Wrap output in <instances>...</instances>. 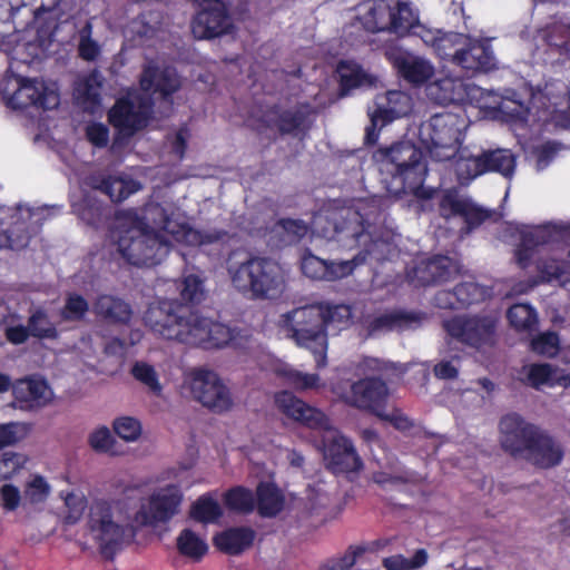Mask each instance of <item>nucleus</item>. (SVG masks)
I'll use <instances>...</instances> for the list:
<instances>
[{
  "label": "nucleus",
  "instance_id": "nucleus-7",
  "mask_svg": "<svg viewBox=\"0 0 570 570\" xmlns=\"http://www.w3.org/2000/svg\"><path fill=\"white\" fill-rule=\"evenodd\" d=\"M443 328L456 342L480 350L494 344L497 321L489 315H456L445 320Z\"/></svg>",
  "mask_w": 570,
  "mask_h": 570
},
{
  "label": "nucleus",
  "instance_id": "nucleus-34",
  "mask_svg": "<svg viewBox=\"0 0 570 570\" xmlns=\"http://www.w3.org/2000/svg\"><path fill=\"white\" fill-rule=\"evenodd\" d=\"M385 158L394 166L395 169H402L414 160L421 159L423 154L420 148H417L411 141H397L390 147H386L381 150Z\"/></svg>",
  "mask_w": 570,
  "mask_h": 570
},
{
  "label": "nucleus",
  "instance_id": "nucleus-3",
  "mask_svg": "<svg viewBox=\"0 0 570 570\" xmlns=\"http://www.w3.org/2000/svg\"><path fill=\"white\" fill-rule=\"evenodd\" d=\"M501 450L517 461L550 470L564 459V448L550 432L528 422L519 413L503 415L498 425Z\"/></svg>",
  "mask_w": 570,
  "mask_h": 570
},
{
  "label": "nucleus",
  "instance_id": "nucleus-57",
  "mask_svg": "<svg viewBox=\"0 0 570 570\" xmlns=\"http://www.w3.org/2000/svg\"><path fill=\"white\" fill-rule=\"evenodd\" d=\"M132 376L149 387L156 394L161 392V385L159 384L157 373L150 364L146 362H136L131 367Z\"/></svg>",
  "mask_w": 570,
  "mask_h": 570
},
{
  "label": "nucleus",
  "instance_id": "nucleus-44",
  "mask_svg": "<svg viewBox=\"0 0 570 570\" xmlns=\"http://www.w3.org/2000/svg\"><path fill=\"white\" fill-rule=\"evenodd\" d=\"M224 502L228 510L239 513H250L255 508L253 492L244 487H235L224 495Z\"/></svg>",
  "mask_w": 570,
  "mask_h": 570
},
{
  "label": "nucleus",
  "instance_id": "nucleus-52",
  "mask_svg": "<svg viewBox=\"0 0 570 570\" xmlns=\"http://www.w3.org/2000/svg\"><path fill=\"white\" fill-rule=\"evenodd\" d=\"M530 348L532 352L542 356L552 357L557 355L560 348V340L558 333L548 331L538 334L531 340Z\"/></svg>",
  "mask_w": 570,
  "mask_h": 570
},
{
  "label": "nucleus",
  "instance_id": "nucleus-29",
  "mask_svg": "<svg viewBox=\"0 0 570 570\" xmlns=\"http://www.w3.org/2000/svg\"><path fill=\"white\" fill-rule=\"evenodd\" d=\"M255 539V532L250 528H230L214 538L218 550L230 556H237L248 549Z\"/></svg>",
  "mask_w": 570,
  "mask_h": 570
},
{
  "label": "nucleus",
  "instance_id": "nucleus-20",
  "mask_svg": "<svg viewBox=\"0 0 570 570\" xmlns=\"http://www.w3.org/2000/svg\"><path fill=\"white\" fill-rule=\"evenodd\" d=\"M31 239L30 224L20 208L0 206V250L24 249Z\"/></svg>",
  "mask_w": 570,
  "mask_h": 570
},
{
  "label": "nucleus",
  "instance_id": "nucleus-37",
  "mask_svg": "<svg viewBox=\"0 0 570 570\" xmlns=\"http://www.w3.org/2000/svg\"><path fill=\"white\" fill-rule=\"evenodd\" d=\"M507 318L518 332H531L538 325L537 311L529 304L518 303L509 307Z\"/></svg>",
  "mask_w": 570,
  "mask_h": 570
},
{
  "label": "nucleus",
  "instance_id": "nucleus-2",
  "mask_svg": "<svg viewBox=\"0 0 570 570\" xmlns=\"http://www.w3.org/2000/svg\"><path fill=\"white\" fill-rule=\"evenodd\" d=\"M328 222L332 223L333 229L325 232V237L334 239L350 249L360 246H364V248L353 258L340 262L325 261L306 248L301 257V271L304 276L314 281L333 282L352 275L357 266L366 262L373 247L376 246V242L372 239L368 232L371 217L367 213L363 214L360 209H346L334 214Z\"/></svg>",
  "mask_w": 570,
  "mask_h": 570
},
{
  "label": "nucleus",
  "instance_id": "nucleus-4",
  "mask_svg": "<svg viewBox=\"0 0 570 570\" xmlns=\"http://www.w3.org/2000/svg\"><path fill=\"white\" fill-rule=\"evenodd\" d=\"M225 269L233 288L253 301H272L286 288V274L274 259L258 256L244 247L228 252Z\"/></svg>",
  "mask_w": 570,
  "mask_h": 570
},
{
  "label": "nucleus",
  "instance_id": "nucleus-18",
  "mask_svg": "<svg viewBox=\"0 0 570 570\" xmlns=\"http://www.w3.org/2000/svg\"><path fill=\"white\" fill-rule=\"evenodd\" d=\"M324 460L326 468L334 474L358 472L363 469V461L353 442L342 434H335L324 442Z\"/></svg>",
  "mask_w": 570,
  "mask_h": 570
},
{
  "label": "nucleus",
  "instance_id": "nucleus-64",
  "mask_svg": "<svg viewBox=\"0 0 570 570\" xmlns=\"http://www.w3.org/2000/svg\"><path fill=\"white\" fill-rule=\"evenodd\" d=\"M491 217V214L489 210L483 209L475 204H473L471 200L469 202L464 214L462 216L466 232H471L474 228L479 227L482 223H484L487 219Z\"/></svg>",
  "mask_w": 570,
  "mask_h": 570
},
{
  "label": "nucleus",
  "instance_id": "nucleus-5",
  "mask_svg": "<svg viewBox=\"0 0 570 570\" xmlns=\"http://www.w3.org/2000/svg\"><path fill=\"white\" fill-rule=\"evenodd\" d=\"M348 316L346 306L315 303L283 314L282 324L298 345L312 351L316 367L321 368L326 364L328 324Z\"/></svg>",
  "mask_w": 570,
  "mask_h": 570
},
{
  "label": "nucleus",
  "instance_id": "nucleus-40",
  "mask_svg": "<svg viewBox=\"0 0 570 570\" xmlns=\"http://www.w3.org/2000/svg\"><path fill=\"white\" fill-rule=\"evenodd\" d=\"M163 16L158 10H147L129 23L130 32L138 38H153L161 26Z\"/></svg>",
  "mask_w": 570,
  "mask_h": 570
},
{
  "label": "nucleus",
  "instance_id": "nucleus-36",
  "mask_svg": "<svg viewBox=\"0 0 570 570\" xmlns=\"http://www.w3.org/2000/svg\"><path fill=\"white\" fill-rule=\"evenodd\" d=\"M537 271L541 283L553 281L564 285L570 282V262L556 258H543L537 262Z\"/></svg>",
  "mask_w": 570,
  "mask_h": 570
},
{
  "label": "nucleus",
  "instance_id": "nucleus-61",
  "mask_svg": "<svg viewBox=\"0 0 570 570\" xmlns=\"http://www.w3.org/2000/svg\"><path fill=\"white\" fill-rule=\"evenodd\" d=\"M115 433L125 441H135L141 433L140 422L130 416L117 419L112 423Z\"/></svg>",
  "mask_w": 570,
  "mask_h": 570
},
{
  "label": "nucleus",
  "instance_id": "nucleus-23",
  "mask_svg": "<svg viewBox=\"0 0 570 570\" xmlns=\"http://www.w3.org/2000/svg\"><path fill=\"white\" fill-rule=\"evenodd\" d=\"M455 271L454 262L446 255H434L420 261L412 269V279L420 286L448 282Z\"/></svg>",
  "mask_w": 570,
  "mask_h": 570
},
{
  "label": "nucleus",
  "instance_id": "nucleus-51",
  "mask_svg": "<svg viewBox=\"0 0 570 570\" xmlns=\"http://www.w3.org/2000/svg\"><path fill=\"white\" fill-rule=\"evenodd\" d=\"M140 188V183L135 179H122L109 175V200L112 203L124 202Z\"/></svg>",
  "mask_w": 570,
  "mask_h": 570
},
{
  "label": "nucleus",
  "instance_id": "nucleus-49",
  "mask_svg": "<svg viewBox=\"0 0 570 570\" xmlns=\"http://www.w3.org/2000/svg\"><path fill=\"white\" fill-rule=\"evenodd\" d=\"M470 199L461 198L456 191L446 190L439 202V213L444 219L452 217H461L469 204Z\"/></svg>",
  "mask_w": 570,
  "mask_h": 570
},
{
  "label": "nucleus",
  "instance_id": "nucleus-12",
  "mask_svg": "<svg viewBox=\"0 0 570 570\" xmlns=\"http://www.w3.org/2000/svg\"><path fill=\"white\" fill-rule=\"evenodd\" d=\"M312 108L308 104H297L291 108L273 105L263 114L262 122L281 136L304 138L311 127Z\"/></svg>",
  "mask_w": 570,
  "mask_h": 570
},
{
  "label": "nucleus",
  "instance_id": "nucleus-14",
  "mask_svg": "<svg viewBox=\"0 0 570 570\" xmlns=\"http://www.w3.org/2000/svg\"><path fill=\"white\" fill-rule=\"evenodd\" d=\"M426 175L428 166L422 157L402 169L393 170L387 190L396 198L413 195L421 200L432 199L435 189L424 187Z\"/></svg>",
  "mask_w": 570,
  "mask_h": 570
},
{
  "label": "nucleus",
  "instance_id": "nucleus-16",
  "mask_svg": "<svg viewBox=\"0 0 570 570\" xmlns=\"http://www.w3.org/2000/svg\"><path fill=\"white\" fill-rule=\"evenodd\" d=\"M520 242L513 254L519 268L527 269L533 259L537 248L557 242L560 228L556 224L522 226L519 230Z\"/></svg>",
  "mask_w": 570,
  "mask_h": 570
},
{
  "label": "nucleus",
  "instance_id": "nucleus-19",
  "mask_svg": "<svg viewBox=\"0 0 570 570\" xmlns=\"http://www.w3.org/2000/svg\"><path fill=\"white\" fill-rule=\"evenodd\" d=\"M474 76L478 72H489L497 67V59L489 40L474 39L468 36V40L459 48L455 55V63Z\"/></svg>",
  "mask_w": 570,
  "mask_h": 570
},
{
  "label": "nucleus",
  "instance_id": "nucleus-27",
  "mask_svg": "<svg viewBox=\"0 0 570 570\" xmlns=\"http://www.w3.org/2000/svg\"><path fill=\"white\" fill-rule=\"evenodd\" d=\"M77 216L88 226L98 229L107 224V207L96 195L83 194L71 205Z\"/></svg>",
  "mask_w": 570,
  "mask_h": 570
},
{
  "label": "nucleus",
  "instance_id": "nucleus-25",
  "mask_svg": "<svg viewBox=\"0 0 570 570\" xmlns=\"http://www.w3.org/2000/svg\"><path fill=\"white\" fill-rule=\"evenodd\" d=\"M539 39L548 51L558 55L562 61L570 60V24L554 22L539 30Z\"/></svg>",
  "mask_w": 570,
  "mask_h": 570
},
{
  "label": "nucleus",
  "instance_id": "nucleus-22",
  "mask_svg": "<svg viewBox=\"0 0 570 570\" xmlns=\"http://www.w3.org/2000/svg\"><path fill=\"white\" fill-rule=\"evenodd\" d=\"M466 173L470 177H478L489 171L511 177L515 168V158L508 149L487 150L466 160Z\"/></svg>",
  "mask_w": 570,
  "mask_h": 570
},
{
  "label": "nucleus",
  "instance_id": "nucleus-24",
  "mask_svg": "<svg viewBox=\"0 0 570 570\" xmlns=\"http://www.w3.org/2000/svg\"><path fill=\"white\" fill-rule=\"evenodd\" d=\"M525 382L535 390L543 385L567 387L570 385V374L549 363H533L528 367Z\"/></svg>",
  "mask_w": 570,
  "mask_h": 570
},
{
  "label": "nucleus",
  "instance_id": "nucleus-15",
  "mask_svg": "<svg viewBox=\"0 0 570 570\" xmlns=\"http://www.w3.org/2000/svg\"><path fill=\"white\" fill-rule=\"evenodd\" d=\"M60 98L58 92L48 88L43 81L20 78L18 89L9 97L8 106L14 110H24L35 107L51 110L58 107Z\"/></svg>",
  "mask_w": 570,
  "mask_h": 570
},
{
  "label": "nucleus",
  "instance_id": "nucleus-33",
  "mask_svg": "<svg viewBox=\"0 0 570 570\" xmlns=\"http://www.w3.org/2000/svg\"><path fill=\"white\" fill-rule=\"evenodd\" d=\"M419 23V13L409 3L399 1L394 8L391 7L390 32L404 37Z\"/></svg>",
  "mask_w": 570,
  "mask_h": 570
},
{
  "label": "nucleus",
  "instance_id": "nucleus-63",
  "mask_svg": "<svg viewBox=\"0 0 570 570\" xmlns=\"http://www.w3.org/2000/svg\"><path fill=\"white\" fill-rule=\"evenodd\" d=\"M132 317V308L124 299L109 296V323L128 324Z\"/></svg>",
  "mask_w": 570,
  "mask_h": 570
},
{
  "label": "nucleus",
  "instance_id": "nucleus-9",
  "mask_svg": "<svg viewBox=\"0 0 570 570\" xmlns=\"http://www.w3.org/2000/svg\"><path fill=\"white\" fill-rule=\"evenodd\" d=\"M153 109L154 101L150 96L120 98L109 108V125L117 128L119 135L129 138L148 125Z\"/></svg>",
  "mask_w": 570,
  "mask_h": 570
},
{
  "label": "nucleus",
  "instance_id": "nucleus-35",
  "mask_svg": "<svg viewBox=\"0 0 570 570\" xmlns=\"http://www.w3.org/2000/svg\"><path fill=\"white\" fill-rule=\"evenodd\" d=\"M432 95H436L440 104L463 101L468 95L464 82L459 78L445 77L430 86Z\"/></svg>",
  "mask_w": 570,
  "mask_h": 570
},
{
  "label": "nucleus",
  "instance_id": "nucleus-58",
  "mask_svg": "<svg viewBox=\"0 0 570 570\" xmlns=\"http://www.w3.org/2000/svg\"><path fill=\"white\" fill-rule=\"evenodd\" d=\"M134 531L129 527H122L115 523L109 517V561L112 560L114 553L121 548L122 544L130 542Z\"/></svg>",
  "mask_w": 570,
  "mask_h": 570
},
{
  "label": "nucleus",
  "instance_id": "nucleus-56",
  "mask_svg": "<svg viewBox=\"0 0 570 570\" xmlns=\"http://www.w3.org/2000/svg\"><path fill=\"white\" fill-rule=\"evenodd\" d=\"M365 551L364 546H350L342 557L330 559L320 570H348Z\"/></svg>",
  "mask_w": 570,
  "mask_h": 570
},
{
  "label": "nucleus",
  "instance_id": "nucleus-8",
  "mask_svg": "<svg viewBox=\"0 0 570 570\" xmlns=\"http://www.w3.org/2000/svg\"><path fill=\"white\" fill-rule=\"evenodd\" d=\"M340 399L348 406L383 417L389 399V387L377 376H366L352 382L340 393Z\"/></svg>",
  "mask_w": 570,
  "mask_h": 570
},
{
  "label": "nucleus",
  "instance_id": "nucleus-1",
  "mask_svg": "<svg viewBox=\"0 0 570 570\" xmlns=\"http://www.w3.org/2000/svg\"><path fill=\"white\" fill-rule=\"evenodd\" d=\"M144 322L164 340L206 350L224 347L234 340L233 328L199 315L178 299L163 298L151 303Z\"/></svg>",
  "mask_w": 570,
  "mask_h": 570
},
{
  "label": "nucleus",
  "instance_id": "nucleus-60",
  "mask_svg": "<svg viewBox=\"0 0 570 570\" xmlns=\"http://www.w3.org/2000/svg\"><path fill=\"white\" fill-rule=\"evenodd\" d=\"M26 458L16 452H3L0 455V481L14 476L24 465Z\"/></svg>",
  "mask_w": 570,
  "mask_h": 570
},
{
  "label": "nucleus",
  "instance_id": "nucleus-55",
  "mask_svg": "<svg viewBox=\"0 0 570 570\" xmlns=\"http://www.w3.org/2000/svg\"><path fill=\"white\" fill-rule=\"evenodd\" d=\"M164 249V243L151 234L146 235V246L141 255H134L140 266L151 267L160 263V252Z\"/></svg>",
  "mask_w": 570,
  "mask_h": 570
},
{
  "label": "nucleus",
  "instance_id": "nucleus-28",
  "mask_svg": "<svg viewBox=\"0 0 570 570\" xmlns=\"http://www.w3.org/2000/svg\"><path fill=\"white\" fill-rule=\"evenodd\" d=\"M257 512L263 518H275L285 505V497L273 482H259L255 499Z\"/></svg>",
  "mask_w": 570,
  "mask_h": 570
},
{
  "label": "nucleus",
  "instance_id": "nucleus-41",
  "mask_svg": "<svg viewBox=\"0 0 570 570\" xmlns=\"http://www.w3.org/2000/svg\"><path fill=\"white\" fill-rule=\"evenodd\" d=\"M176 544L181 556L195 561H199L208 550L207 543L190 529H184L179 533Z\"/></svg>",
  "mask_w": 570,
  "mask_h": 570
},
{
  "label": "nucleus",
  "instance_id": "nucleus-13",
  "mask_svg": "<svg viewBox=\"0 0 570 570\" xmlns=\"http://www.w3.org/2000/svg\"><path fill=\"white\" fill-rule=\"evenodd\" d=\"M190 392L195 400L214 413L228 411L233 401L219 376L209 370H196L190 380Z\"/></svg>",
  "mask_w": 570,
  "mask_h": 570
},
{
  "label": "nucleus",
  "instance_id": "nucleus-43",
  "mask_svg": "<svg viewBox=\"0 0 570 570\" xmlns=\"http://www.w3.org/2000/svg\"><path fill=\"white\" fill-rule=\"evenodd\" d=\"M31 335L38 340H57L59 332L43 308H37L28 317Z\"/></svg>",
  "mask_w": 570,
  "mask_h": 570
},
{
  "label": "nucleus",
  "instance_id": "nucleus-31",
  "mask_svg": "<svg viewBox=\"0 0 570 570\" xmlns=\"http://www.w3.org/2000/svg\"><path fill=\"white\" fill-rule=\"evenodd\" d=\"M102 81L97 71L90 72L75 87V98L86 111L95 112L101 104L100 89Z\"/></svg>",
  "mask_w": 570,
  "mask_h": 570
},
{
  "label": "nucleus",
  "instance_id": "nucleus-53",
  "mask_svg": "<svg viewBox=\"0 0 570 570\" xmlns=\"http://www.w3.org/2000/svg\"><path fill=\"white\" fill-rule=\"evenodd\" d=\"M50 493V485L42 475L36 474L24 485V504H38L47 500Z\"/></svg>",
  "mask_w": 570,
  "mask_h": 570
},
{
  "label": "nucleus",
  "instance_id": "nucleus-46",
  "mask_svg": "<svg viewBox=\"0 0 570 570\" xmlns=\"http://www.w3.org/2000/svg\"><path fill=\"white\" fill-rule=\"evenodd\" d=\"M88 311L89 303L82 295L69 293L66 296L63 306L59 311V316L63 322H81Z\"/></svg>",
  "mask_w": 570,
  "mask_h": 570
},
{
  "label": "nucleus",
  "instance_id": "nucleus-30",
  "mask_svg": "<svg viewBox=\"0 0 570 570\" xmlns=\"http://www.w3.org/2000/svg\"><path fill=\"white\" fill-rule=\"evenodd\" d=\"M419 318L414 313L405 311H393L373 317L366 322L365 328L368 336L394 330H404Z\"/></svg>",
  "mask_w": 570,
  "mask_h": 570
},
{
  "label": "nucleus",
  "instance_id": "nucleus-54",
  "mask_svg": "<svg viewBox=\"0 0 570 570\" xmlns=\"http://www.w3.org/2000/svg\"><path fill=\"white\" fill-rule=\"evenodd\" d=\"M180 297L185 302L184 305L198 304L204 298L203 281L195 274L184 277L180 284Z\"/></svg>",
  "mask_w": 570,
  "mask_h": 570
},
{
  "label": "nucleus",
  "instance_id": "nucleus-47",
  "mask_svg": "<svg viewBox=\"0 0 570 570\" xmlns=\"http://www.w3.org/2000/svg\"><path fill=\"white\" fill-rule=\"evenodd\" d=\"M466 40V35L448 32L435 39L434 48L441 59L455 63V55Z\"/></svg>",
  "mask_w": 570,
  "mask_h": 570
},
{
  "label": "nucleus",
  "instance_id": "nucleus-32",
  "mask_svg": "<svg viewBox=\"0 0 570 570\" xmlns=\"http://www.w3.org/2000/svg\"><path fill=\"white\" fill-rule=\"evenodd\" d=\"M399 73L409 82L422 85L433 75L432 67L422 59H410L406 57H396L394 60Z\"/></svg>",
  "mask_w": 570,
  "mask_h": 570
},
{
  "label": "nucleus",
  "instance_id": "nucleus-11",
  "mask_svg": "<svg viewBox=\"0 0 570 570\" xmlns=\"http://www.w3.org/2000/svg\"><path fill=\"white\" fill-rule=\"evenodd\" d=\"M200 9L191 20V32L196 39L209 40L227 35L233 20L223 0H195Z\"/></svg>",
  "mask_w": 570,
  "mask_h": 570
},
{
  "label": "nucleus",
  "instance_id": "nucleus-21",
  "mask_svg": "<svg viewBox=\"0 0 570 570\" xmlns=\"http://www.w3.org/2000/svg\"><path fill=\"white\" fill-rule=\"evenodd\" d=\"M139 85L142 91L158 94L164 101L171 102L174 94L181 88V79L173 67L147 65L140 75Z\"/></svg>",
  "mask_w": 570,
  "mask_h": 570
},
{
  "label": "nucleus",
  "instance_id": "nucleus-10",
  "mask_svg": "<svg viewBox=\"0 0 570 570\" xmlns=\"http://www.w3.org/2000/svg\"><path fill=\"white\" fill-rule=\"evenodd\" d=\"M184 495L177 484H167L154 491L136 513L142 525L157 527L169 522L178 512Z\"/></svg>",
  "mask_w": 570,
  "mask_h": 570
},
{
  "label": "nucleus",
  "instance_id": "nucleus-38",
  "mask_svg": "<svg viewBox=\"0 0 570 570\" xmlns=\"http://www.w3.org/2000/svg\"><path fill=\"white\" fill-rule=\"evenodd\" d=\"M189 515L195 521L213 523L223 515V511L217 500L212 494L206 493L191 504Z\"/></svg>",
  "mask_w": 570,
  "mask_h": 570
},
{
  "label": "nucleus",
  "instance_id": "nucleus-50",
  "mask_svg": "<svg viewBox=\"0 0 570 570\" xmlns=\"http://www.w3.org/2000/svg\"><path fill=\"white\" fill-rule=\"evenodd\" d=\"M453 294L460 308H465L483 301L485 292L484 288L476 283L463 282L453 288Z\"/></svg>",
  "mask_w": 570,
  "mask_h": 570
},
{
  "label": "nucleus",
  "instance_id": "nucleus-17",
  "mask_svg": "<svg viewBox=\"0 0 570 570\" xmlns=\"http://www.w3.org/2000/svg\"><path fill=\"white\" fill-rule=\"evenodd\" d=\"M275 405L287 417L309 429L324 431L331 429V421L324 412L308 405L288 391L275 394Z\"/></svg>",
  "mask_w": 570,
  "mask_h": 570
},
{
  "label": "nucleus",
  "instance_id": "nucleus-42",
  "mask_svg": "<svg viewBox=\"0 0 570 570\" xmlns=\"http://www.w3.org/2000/svg\"><path fill=\"white\" fill-rule=\"evenodd\" d=\"M181 229L184 240L191 246L210 245L229 238L228 232L220 228L200 230L189 225H183Z\"/></svg>",
  "mask_w": 570,
  "mask_h": 570
},
{
  "label": "nucleus",
  "instance_id": "nucleus-62",
  "mask_svg": "<svg viewBox=\"0 0 570 570\" xmlns=\"http://www.w3.org/2000/svg\"><path fill=\"white\" fill-rule=\"evenodd\" d=\"M89 531L97 541L99 554L107 560V513H101L99 519L89 520Z\"/></svg>",
  "mask_w": 570,
  "mask_h": 570
},
{
  "label": "nucleus",
  "instance_id": "nucleus-39",
  "mask_svg": "<svg viewBox=\"0 0 570 570\" xmlns=\"http://www.w3.org/2000/svg\"><path fill=\"white\" fill-rule=\"evenodd\" d=\"M360 22L367 32H390L391 7L382 3L373 6L366 13L360 17Z\"/></svg>",
  "mask_w": 570,
  "mask_h": 570
},
{
  "label": "nucleus",
  "instance_id": "nucleus-26",
  "mask_svg": "<svg viewBox=\"0 0 570 570\" xmlns=\"http://www.w3.org/2000/svg\"><path fill=\"white\" fill-rule=\"evenodd\" d=\"M49 386L45 380L24 379L13 385L14 401L21 407H35L45 405L48 401Z\"/></svg>",
  "mask_w": 570,
  "mask_h": 570
},
{
  "label": "nucleus",
  "instance_id": "nucleus-45",
  "mask_svg": "<svg viewBox=\"0 0 570 570\" xmlns=\"http://www.w3.org/2000/svg\"><path fill=\"white\" fill-rule=\"evenodd\" d=\"M146 235L147 233L141 232H137V235L127 232V235L119 238L118 250L128 264L140 267V263L136 262L134 255H141L144 252Z\"/></svg>",
  "mask_w": 570,
  "mask_h": 570
},
{
  "label": "nucleus",
  "instance_id": "nucleus-59",
  "mask_svg": "<svg viewBox=\"0 0 570 570\" xmlns=\"http://www.w3.org/2000/svg\"><path fill=\"white\" fill-rule=\"evenodd\" d=\"M279 374L297 390L316 387L320 381L318 374H306L294 368H283Z\"/></svg>",
  "mask_w": 570,
  "mask_h": 570
},
{
  "label": "nucleus",
  "instance_id": "nucleus-6",
  "mask_svg": "<svg viewBox=\"0 0 570 570\" xmlns=\"http://www.w3.org/2000/svg\"><path fill=\"white\" fill-rule=\"evenodd\" d=\"M460 122L458 115L442 112L421 126L420 140L432 159L446 161L455 157L463 141Z\"/></svg>",
  "mask_w": 570,
  "mask_h": 570
},
{
  "label": "nucleus",
  "instance_id": "nucleus-48",
  "mask_svg": "<svg viewBox=\"0 0 570 570\" xmlns=\"http://www.w3.org/2000/svg\"><path fill=\"white\" fill-rule=\"evenodd\" d=\"M79 187L81 195L100 194L107 196V169H94L89 168L79 177Z\"/></svg>",
  "mask_w": 570,
  "mask_h": 570
}]
</instances>
